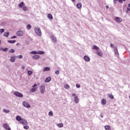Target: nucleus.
Masks as SVG:
<instances>
[{"instance_id":"13d9d810","label":"nucleus","mask_w":130,"mask_h":130,"mask_svg":"<svg viewBox=\"0 0 130 130\" xmlns=\"http://www.w3.org/2000/svg\"><path fill=\"white\" fill-rule=\"evenodd\" d=\"M2 43V41L0 40V44Z\"/></svg>"},{"instance_id":"dca6fc26","label":"nucleus","mask_w":130,"mask_h":130,"mask_svg":"<svg viewBox=\"0 0 130 130\" xmlns=\"http://www.w3.org/2000/svg\"><path fill=\"white\" fill-rule=\"evenodd\" d=\"M97 55H98L99 56H101V57H102L103 56V54H102V52H101V51H98L96 52Z\"/></svg>"},{"instance_id":"6e6d98bb","label":"nucleus","mask_w":130,"mask_h":130,"mask_svg":"<svg viewBox=\"0 0 130 130\" xmlns=\"http://www.w3.org/2000/svg\"><path fill=\"white\" fill-rule=\"evenodd\" d=\"M101 117H102V118H103V115H101Z\"/></svg>"},{"instance_id":"9d476101","label":"nucleus","mask_w":130,"mask_h":130,"mask_svg":"<svg viewBox=\"0 0 130 130\" xmlns=\"http://www.w3.org/2000/svg\"><path fill=\"white\" fill-rule=\"evenodd\" d=\"M114 53L116 55H119L118 53V50H117V47H114Z\"/></svg>"},{"instance_id":"3c124183","label":"nucleus","mask_w":130,"mask_h":130,"mask_svg":"<svg viewBox=\"0 0 130 130\" xmlns=\"http://www.w3.org/2000/svg\"><path fill=\"white\" fill-rule=\"evenodd\" d=\"M106 8L107 10H108V9L109 8V7H108V6H106Z\"/></svg>"},{"instance_id":"c85d7f7f","label":"nucleus","mask_w":130,"mask_h":130,"mask_svg":"<svg viewBox=\"0 0 130 130\" xmlns=\"http://www.w3.org/2000/svg\"><path fill=\"white\" fill-rule=\"evenodd\" d=\"M108 96L111 99H114V96H113V95L111 94H108Z\"/></svg>"},{"instance_id":"4d7b16f0","label":"nucleus","mask_w":130,"mask_h":130,"mask_svg":"<svg viewBox=\"0 0 130 130\" xmlns=\"http://www.w3.org/2000/svg\"><path fill=\"white\" fill-rule=\"evenodd\" d=\"M128 6L129 8H130V4H129L128 5Z\"/></svg>"},{"instance_id":"f3484780","label":"nucleus","mask_w":130,"mask_h":130,"mask_svg":"<svg viewBox=\"0 0 130 130\" xmlns=\"http://www.w3.org/2000/svg\"><path fill=\"white\" fill-rule=\"evenodd\" d=\"M84 59L85 61H90V57L89 56L86 55L84 57Z\"/></svg>"},{"instance_id":"412c9836","label":"nucleus","mask_w":130,"mask_h":130,"mask_svg":"<svg viewBox=\"0 0 130 130\" xmlns=\"http://www.w3.org/2000/svg\"><path fill=\"white\" fill-rule=\"evenodd\" d=\"M9 35H10V32L6 31L4 33V36H5V37H9Z\"/></svg>"},{"instance_id":"aec40b11","label":"nucleus","mask_w":130,"mask_h":130,"mask_svg":"<svg viewBox=\"0 0 130 130\" xmlns=\"http://www.w3.org/2000/svg\"><path fill=\"white\" fill-rule=\"evenodd\" d=\"M77 8H78V9H82V4L81 3H78L76 5Z\"/></svg>"},{"instance_id":"f8f14e48","label":"nucleus","mask_w":130,"mask_h":130,"mask_svg":"<svg viewBox=\"0 0 130 130\" xmlns=\"http://www.w3.org/2000/svg\"><path fill=\"white\" fill-rule=\"evenodd\" d=\"M74 100L76 104H78V103H79V99L78 98V96L74 97Z\"/></svg>"},{"instance_id":"37998d69","label":"nucleus","mask_w":130,"mask_h":130,"mask_svg":"<svg viewBox=\"0 0 130 130\" xmlns=\"http://www.w3.org/2000/svg\"><path fill=\"white\" fill-rule=\"evenodd\" d=\"M129 11H130V8H127V10H126V13H128L129 12Z\"/></svg>"},{"instance_id":"39448f33","label":"nucleus","mask_w":130,"mask_h":130,"mask_svg":"<svg viewBox=\"0 0 130 130\" xmlns=\"http://www.w3.org/2000/svg\"><path fill=\"white\" fill-rule=\"evenodd\" d=\"M3 127L6 130H11L10 125H9V124H8V123H4L3 124Z\"/></svg>"},{"instance_id":"f257e3e1","label":"nucleus","mask_w":130,"mask_h":130,"mask_svg":"<svg viewBox=\"0 0 130 130\" xmlns=\"http://www.w3.org/2000/svg\"><path fill=\"white\" fill-rule=\"evenodd\" d=\"M14 95L16 97H19V98H23V94L21 92H19L18 91H14Z\"/></svg>"},{"instance_id":"0eeeda50","label":"nucleus","mask_w":130,"mask_h":130,"mask_svg":"<svg viewBox=\"0 0 130 130\" xmlns=\"http://www.w3.org/2000/svg\"><path fill=\"white\" fill-rule=\"evenodd\" d=\"M114 20H115L116 22H117V23H121V22H122V19H121V18L118 17H116L114 18Z\"/></svg>"},{"instance_id":"a19ab883","label":"nucleus","mask_w":130,"mask_h":130,"mask_svg":"<svg viewBox=\"0 0 130 130\" xmlns=\"http://www.w3.org/2000/svg\"><path fill=\"white\" fill-rule=\"evenodd\" d=\"M0 32L1 33H3V32H5V29H4L3 28L0 29Z\"/></svg>"},{"instance_id":"bf43d9fd","label":"nucleus","mask_w":130,"mask_h":130,"mask_svg":"<svg viewBox=\"0 0 130 130\" xmlns=\"http://www.w3.org/2000/svg\"><path fill=\"white\" fill-rule=\"evenodd\" d=\"M16 45L18 46V45H19V43H17Z\"/></svg>"},{"instance_id":"680f3d73","label":"nucleus","mask_w":130,"mask_h":130,"mask_svg":"<svg viewBox=\"0 0 130 130\" xmlns=\"http://www.w3.org/2000/svg\"><path fill=\"white\" fill-rule=\"evenodd\" d=\"M129 99H130V95H129Z\"/></svg>"},{"instance_id":"a211bd4d","label":"nucleus","mask_w":130,"mask_h":130,"mask_svg":"<svg viewBox=\"0 0 130 130\" xmlns=\"http://www.w3.org/2000/svg\"><path fill=\"white\" fill-rule=\"evenodd\" d=\"M25 6V4L24 3V2H21L19 5H18V7L20 8H22L23 7H24Z\"/></svg>"},{"instance_id":"4468645a","label":"nucleus","mask_w":130,"mask_h":130,"mask_svg":"<svg viewBox=\"0 0 130 130\" xmlns=\"http://www.w3.org/2000/svg\"><path fill=\"white\" fill-rule=\"evenodd\" d=\"M16 60V56H12L10 58V61L11 62H15V61Z\"/></svg>"},{"instance_id":"c756f323","label":"nucleus","mask_w":130,"mask_h":130,"mask_svg":"<svg viewBox=\"0 0 130 130\" xmlns=\"http://www.w3.org/2000/svg\"><path fill=\"white\" fill-rule=\"evenodd\" d=\"M57 125L59 127H63V124H62V123H58V124H57Z\"/></svg>"},{"instance_id":"bb28decb","label":"nucleus","mask_w":130,"mask_h":130,"mask_svg":"<svg viewBox=\"0 0 130 130\" xmlns=\"http://www.w3.org/2000/svg\"><path fill=\"white\" fill-rule=\"evenodd\" d=\"M37 52V54H44V51H40Z\"/></svg>"},{"instance_id":"09e8293b","label":"nucleus","mask_w":130,"mask_h":130,"mask_svg":"<svg viewBox=\"0 0 130 130\" xmlns=\"http://www.w3.org/2000/svg\"><path fill=\"white\" fill-rule=\"evenodd\" d=\"M76 93H72V97H75L76 96Z\"/></svg>"},{"instance_id":"5701e85b","label":"nucleus","mask_w":130,"mask_h":130,"mask_svg":"<svg viewBox=\"0 0 130 130\" xmlns=\"http://www.w3.org/2000/svg\"><path fill=\"white\" fill-rule=\"evenodd\" d=\"M92 49H94L95 50H99V47L96 45H93Z\"/></svg>"},{"instance_id":"393cba45","label":"nucleus","mask_w":130,"mask_h":130,"mask_svg":"<svg viewBox=\"0 0 130 130\" xmlns=\"http://www.w3.org/2000/svg\"><path fill=\"white\" fill-rule=\"evenodd\" d=\"M105 128L106 130H111V128L109 125H106L105 126Z\"/></svg>"},{"instance_id":"2eb2a0df","label":"nucleus","mask_w":130,"mask_h":130,"mask_svg":"<svg viewBox=\"0 0 130 130\" xmlns=\"http://www.w3.org/2000/svg\"><path fill=\"white\" fill-rule=\"evenodd\" d=\"M16 120H17V121H19V122H20L23 119L22 118V117H21V116H17L16 117Z\"/></svg>"},{"instance_id":"e433bc0d","label":"nucleus","mask_w":130,"mask_h":130,"mask_svg":"<svg viewBox=\"0 0 130 130\" xmlns=\"http://www.w3.org/2000/svg\"><path fill=\"white\" fill-rule=\"evenodd\" d=\"M31 54H37V52L34 51L30 52Z\"/></svg>"},{"instance_id":"6e6552de","label":"nucleus","mask_w":130,"mask_h":130,"mask_svg":"<svg viewBox=\"0 0 130 130\" xmlns=\"http://www.w3.org/2000/svg\"><path fill=\"white\" fill-rule=\"evenodd\" d=\"M23 34H24V32L22 30L18 31L16 32L17 36H22V35H23Z\"/></svg>"},{"instance_id":"603ef678","label":"nucleus","mask_w":130,"mask_h":130,"mask_svg":"<svg viewBox=\"0 0 130 130\" xmlns=\"http://www.w3.org/2000/svg\"><path fill=\"white\" fill-rule=\"evenodd\" d=\"M22 69L23 70H24V69H25V66H22Z\"/></svg>"},{"instance_id":"423d86ee","label":"nucleus","mask_w":130,"mask_h":130,"mask_svg":"<svg viewBox=\"0 0 130 130\" xmlns=\"http://www.w3.org/2000/svg\"><path fill=\"white\" fill-rule=\"evenodd\" d=\"M21 124H23V125H27L28 124V123L27 122V121L24 119H22L19 122Z\"/></svg>"},{"instance_id":"7ed1b4c3","label":"nucleus","mask_w":130,"mask_h":130,"mask_svg":"<svg viewBox=\"0 0 130 130\" xmlns=\"http://www.w3.org/2000/svg\"><path fill=\"white\" fill-rule=\"evenodd\" d=\"M40 91L41 94H44V92H45V86L44 85L40 86Z\"/></svg>"},{"instance_id":"cd10ccee","label":"nucleus","mask_w":130,"mask_h":130,"mask_svg":"<svg viewBox=\"0 0 130 130\" xmlns=\"http://www.w3.org/2000/svg\"><path fill=\"white\" fill-rule=\"evenodd\" d=\"M8 43H12V44L15 43H16V40H13V41L9 40V41H8Z\"/></svg>"},{"instance_id":"72a5a7b5","label":"nucleus","mask_w":130,"mask_h":130,"mask_svg":"<svg viewBox=\"0 0 130 130\" xmlns=\"http://www.w3.org/2000/svg\"><path fill=\"white\" fill-rule=\"evenodd\" d=\"M22 10L23 11H27V7H26V6H24L23 7H22Z\"/></svg>"},{"instance_id":"6ab92c4d","label":"nucleus","mask_w":130,"mask_h":130,"mask_svg":"<svg viewBox=\"0 0 130 130\" xmlns=\"http://www.w3.org/2000/svg\"><path fill=\"white\" fill-rule=\"evenodd\" d=\"M47 17L50 20H52V19H53V16H52L51 14H48Z\"/></svg>"},{"instance_id":"49530a36","label":"nucleus","mask_w":130,"mask_h":130,"mask_svg":"<svg viewBox=\"0 0 130 130\" xmlns=\"http://www.w3.org/2000/svg\"><path fill=\"white\" fill-rule=\"evenodd\" d=\"M3 51H5V52L8 51V48H4V49H3Z\"/></svg>"},{"instance_id":"4be33fe9","label":"nucleus","mask_w":130,"mask_h":130,"mask_svg":"<svg viewBox=\"0 0 130 130\" xmlns=\"http://www.w3.org/2000/svg\"><path fill=\"white\" fill-rule=\"evenodd\" d=\"M101 104L102 105H105V104H106V100L105 99H103L101 101Z\"/></svg>"},{"instance_id":"f704fd0d","label":"nucleus","mask_w":130,"mask_h":130,"mask_svg":"<svg viewBox=\"0 0 130 130\" xmlns=\"http://www.w3.org/2000/svg\"><path fill=\"white\" fill-rule=\"evenodd\" d=\"M3 111L5 113H9V112H10V111L6 109H3Z\"/></svg>"},{"instance_id":"052dcab7","label":"nucleus","mask_w":130,"mask_h":130,"mask_svg":"<svg viewBox=\"0 0 130 130\" xmlns=\"http://www.w3.org/2000/svg\"><path fill=\"white\" fill-rule=\"evenodd\" d=\"M123 2H125L126 0H123Z\"/></svg>"},{"instance_id":"1a4fd4ad","label":"nucleus","mask_w":130,"mask_h":130,"mask_svg":"<svg viewBox=\"0 0 130 130\" xmlns=\"http://www.w3.org/2000/svg\"><path fill=\"white\" fill-rule=\"evenodd\" d=\"M50 38L53 43H56V38L54 36H51Z\"/></svg>"},{"instance_id":"c9c22d12","label":"nucleus","mask_w":130,"mask_h":130,"mask_svg":"<svg viewBox=\"0 0 130 130\" xmlns=\"http://www.w3.org/2000/svg\"><path fill=\"white\" fill-rule=\"evenodd\" d=\"M23 128H24V129H29V126L24 125L23 126Z\"/></svg>"},{"instance_id":"a18cd8bd","label":"nucleus","mask_w":130,"mask_h":130,"mask_svg":"<svg viewBox=\"0 0 130 130\" xmlns=\"http://www.w3.org/2000/svg\"><path fill=\"white\" fill-rule=\"evenodd\" d=\"M55 73L56 74V75H58V74H59V71L57 70L56 71Z\"/></svg>"},{"instance_id":"7c9ffc66","label":"nucleus","mask_w":130,"mask_h":130,"mask_svg":"<svg viewBox=\"0 0 130 130\" xmlns=\"http://www.w3.org/2000/svg\"><path fill=\"white\" fill-rule=\"evenodd\" d=\"M64 88H65V89H70V85L68 84H65L64 85Z\"/></svg>"},{"instance_id":"864d4df0","label":"nucleus","mask_w":130,"mask_h":130,"mask_svg":"<svg viewBox=\"0 0 130 130\" xmlns=\"http://www.w3.org/2000/svg\"><path fill=\"white\" fill-rule=\"evenodd\" d=\"M72 2H73V3H75V2H76V0H71Z\"/></svg>"},{"instance_id":"58836bf2","label":"nucleus","mask_w":130,"mask_h":130,"mask_svg":"<svg viewBox=\"0 0 130 130\" xmlns=\"http://www.w3.org/2000/svg\"><path fill=\"white\" fill-rule=\"evenodd\" d=\"M10 53H14L15 52V50H14V49H11V50H10Z\"/></svg>"},{"instance_id":"9b49d317","label":"nucleus","mask_w":130,"mask_h":130,"mask_svg":"<svg viewBox=\"0 0 130 130\" xmlns=\"http://www.w3.org/2000/svg\"><path fill=\"white\" fill-rule=\"evenodd\" d=\"M37 91V87H32L30 90H29L30 93H33L34 92H36Z\"/></svg>"},{"instance_id":"8fccbe9b","label":"nucleus","mask_w":130,"mask_h":130,"mask_svg":"<svg viewBox=\"0 0 130 130\" xmlns=\"http://www.w3.org/2000/svg\"><path fill=\"white\" fill-rule=\"evenodd\" d=\"M14 38H17V37L14 36L11 38L12 39H14Z\"/></svg>"},{"instance_id":"20e7f679","label":"nucleus","mask_w":130,"mask_h":130,"mask_svg":"<svg viewBox=\"0 0 130 130\" xmlns=\"http://www.w3.org/2000/svg\"><path fill=\"white\" fill-rule=\"evenodd\" d=\"M22 105L24 107H26V108H30V107H31V106H30V104H29V103H28V102H23Z\"/></svg>"},{"instance_id":"e2e57ef3","label":"nucleus","mask_w":130,"mask_h":130,"mask_svg":"<svg viewBox=\"0 0 130 130\" xmlns=\"http://www.w3.org/2000/svg\"><path fill=\"white\" fill-rule=\"evenodd\" d=\"M0 90H1V88H0Z\"/></svg>"},{"instance_id":"b1692460","label":"nucleus","mask_w":130,"mask_h":130,"mask_svg":"<svg viewBox=\"0 0 130 130\" xmlns=\"http://www.w3.org/2000/svg\"><path fill=\"white\" fill-rule=\"evenodd\" d=\"M47 71H50V68L46 67L43 69V72H46Z\"/></svg>"},{"instance_id":"79ce46f5","label":"nucleus","mask_w":130,"mask_h":130,"mask_svg":"<svg viewBox=\"0 0 130 130\" xmlns=\"http://www.w3.org/2000/svg\"><path fill=\"white\" fill-rule=\"evenodd\" d=\"M18 58H19V59H22V58H23V56L22 55H19Z\"/></svg>"},{"instance_id":"4c0bfd02","label":"nucleus","mask_w":130,"mask_h":130,"mask_svg":"<svg viewBox=\"0 0 130 130\" xmlns=\"http://www.w3.org/2000/svg\"><path fill=\"white\" fill-rule=\"evenodd\" d=\"M48 114L50 116H52L53 115V113H52V111H50Z\"/></svg>"},{"instance_id":"2f4dec72","label":"nucleus","mask_w":130,"mask_h":130,"mask_svg":"<svg viewBox=\"0 0 130 130\" xmlns=\"http://www.w3.org/2000/svg\"><path fill=\"white\" fill-rule=\"evenodd\" d=\"M31 27H32V26H31V25L28 24L26 26V29H27L28 30H30V29H31Z\"/></svg>"},{"instance_id":"a878e982","label":"nucleus","mask_w":130,"mask_h":130,"mask_svg":"<svg viewBox=\"0 0 130 130\" xmlns=\"http://www.w3.org/2000/svg\"><path fill=\"white\" fill-rule=\"evenodd\" d=\"M50 81H51V77H50L47 78L45 80V82H50Z\"/></svg>"},{"instance_id":"473e14b6","label":"nucleus","mask_w":130,"mask_h":130,"mask_svg":"<svg viewBox=\"0 0 130 130\" xmlns=\"http://www.w3.org/2000/svg\"><path fill=\"white\" fill-rule=\"evenodd\" d=\"M27 74H28V76H31V75H32V74H33V72L31 71H28Z\"/></svg>"},{"instance_id":"f03ea898","label":"nucleus","mask_w":130,"mask_h":130,"mask_svg":"<svg viewBox=\"0 0 130 130\" xmlns=\"http://www.w3.org/2000/svg\"><path fill=\"white\" fill-rule=\"evenodd\" d=\"M35 31L36 33V34L38 35V36H41V35H42L41 30L39 28L36 27L35 28Z\"/></svg>"},{"instance_id":"c03bdc74","label":"nucleus","mask_w":130,"mask_h":130,"mask_svg":"<svg viewBox=\"0 0 130 130\" xmlns=\"http://www.w3.org/2000/svg\"><path fill=\"white\" fill-rule=\"evenodd\" d=\"M110 46H111V47H113V48H114V47H114V45L112 43H111Z\"/></svg>"},{"instance_id":"ddd939ff","label":"nucleus","mask_w":130,"mask_h":130,"mask_svg":"<svg viewBox=\"0 0 130 130\" xmlns=\"http://www.w3.org/2000/svg\"><path fill=\"white\" fill-rule=\"evenodd\" d=\"M40 57V56H39V55H34L32 57L33 59H39Z\"/></svg>"},{"instance_id":"ea45409f","label":"nucleus","mask_w":130,"mask_h":130,"mask_svg":"<svg viewBox=\"0 0 130 130\" xmlns=\"http://www.w3.org/2000/svg\"><path fill=\"white\" fill-rule=\"evenodd\" d=\"M32 88H37V84L35 83L34 85L32 86Z\"/></svg>"},{"instance_id":"5fc2aeb1","label":"nucleus","mask_w":130,"mask_h":130,"mask_svg":"<svg viewBox=\"0 0 130 130\" xmlns=\"http://www.w3.org/2000/svg\"><path fill=\"white\" fill-rule=\"evenodd\" d=\"M119 2L121 3H122V0H119Z\"/></svg>"},{"instance_id":"de8ad7c7","label":"nucleus","mask_w":130,"mask_h":130,"mask_svg":"<svg viewBox=\"0 0 130 130\" xmlns=\"http://www.w3.org/2000/svg\"><path fill=\"white\" fill-rule=\"evenodd\" d=\"M76 87L77 88H81V85H80V84H76Z\"/></svg>"}]
</instances>
